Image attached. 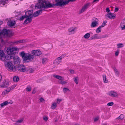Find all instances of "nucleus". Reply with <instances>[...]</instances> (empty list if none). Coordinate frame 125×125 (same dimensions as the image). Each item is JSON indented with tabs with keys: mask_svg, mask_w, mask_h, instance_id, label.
Instances as JSON below:
<instances>
[{
	"mask_svg": "<svg viewBox=\"0 0 125 125\" xmlns=\"http://www.w3.org/2000/svg\"><path fill=\"white\" fill-rule=\"evenodd\" d=\"M76 0H55V2L56 3L54 4H51L46 0H41L39 1L38 3L35 5L36 8H52L54 6H64L68 4L69 2H73Z\"/></svg>",
	"mask_w": 125,
	"mask_h": 125,
	"instance_id": "nucleus-1",
	"label": "nucleus"
},
{
	"mask_svg": "<svg viewBox=\"0 0 125 125\" xmlns=\"http://www.w3.org/2000/svg\"><path fill=\"white\" fill-rule=\"evenodd\" d=\"M42 53L40 50H32L31 54L25 53L24 51H22L19 53V54L22 57L24 62L28 63L34 59L35 56H39Z\"/></svg>",
	"mask_w": 125,
	"mask_h": 125,
	"instance_id": "nucleus-2",
	"label": "nucleus"
},
{
	"mask_svg": "<svg viewBox=\"0 0 125 125\" xmlns=\"http://www.w3.org/2000/svg\"><path fill=\"white\" fill-rule=\"evenodd\" d=\"M33 10H28L26 12L25 15L27 18H26L24 21V24H27L28 23L27 21H28V22L29 23H30L31 21V18L33 17Z\"/></svg>",
	"mask_w": 125,
	"mask_h": 125,
	"instance_id": "nucleus-3",
	"label": "nucleus"
},
{
	"mask_svg": "<svg viewBox=\"0 0 125 125\" xmlns=\"http://www.w3.org/2000/svg\"><path fill=\"white\" fill-rule=\"evenodd\" d=\"M15 51L16 48L12 47H7L5 50V52L8 55V56L10 57V59L15 55L14 51Z\"/></svg>",
	"mask_w": 125,
	"mask_h": 125,
	"instance_id": "nucleus-4",
	"label": "nucleus"
},
{
	"mask_svg": "<svg viewBox=\"0 0 125 125\" xmlns=\"http://www.w3.org/2000/svg\"><path fill=\"white\" fill-rule=\"evenodd\" d=\"M92 21L91 24V26L92 27H95L98 25L99 24L98 20L95 18H93L92 20Z\"/></svg>",
	"mask_w": 125,
	"mask_h": 125,
	"instance_id": "nucleus-5",
	"label": "nucleus"
},
{
	"mask_svg": "<svg viewBox=\"0 0 125 125\" xmlns=\"http://www.w3.org/2000/svg\"><path fill=\"white\" fill-rule=\"evenodd\" d=\"M64 57V55H62L60 56L57 58L54 61L53 63L56 65H58L61 62L62 59Z\"/></svg>",
	"mask_w": 125,
	"mask_h": 125,
	"instance_id": "nucleus-6",
	"label": "nucleus"
},
{
	"mask_svg": "<svg viewBox=\"0 0 125 125\" xmlns=\"http://www.w3.org/2000/svg\"><path fill=\"white\" fill-rule=\"evenodd\" d=\"M17 69L19 71L22 72H25L27 71V68L23 64L19 65H17Z\"/></svg>",
	"mask_w": 125,
	"mask_h": 125,
	"instance_id": "nucleus-7",
	"label": "nucleus"
},
{
	"mask_svg": "<svg viewBox=\"0 0 125 125\" xmlns=\"http://www.w3.org/2000/svg\"><path fill=\"white\" fill-rule=\"evenodd\" d=\"M108 36L107 35H104L101 36L98 35L97 34H95L93 36H92L91 38L92 40L98 39L105 38L107 37Z\"/></svg>",
	"mask_w": 125,
	"mask_h": 125,
	"instance_id": "nucleus-8",
	"label": "nucleus"
},
{
	"mask_svg": "<svg viewBox=\"0 0 125 125\" xmlns=\"http://www.w3.org/2000/svg\"><path fill=\"white\" fill-rule=\"evenodd\" d=\"M76 29V28L71 27L69 28L68 30V31L70 34H74Z\"/></svg>",
	"mask_w": 125,
	"mask_h": 125,
	"instance_id": "nucleus-9",
	"label": "nucleus"
},
{
	"mask_svg": "<svg viewBox=\"0 0 125 125\" xmlns=\"http://www.w3.org/2000/svg\"><path fill=\"white\" fill-rule=\"evenodd\" d=\"M13 65L11 62H8L7 63V65L6 66L7 68L9 69V70H12L13 69Z\"/></svg>",
	"mask_w": 125,
	"mask_h": 125,
	"instance_id": "nucleus-10",
	"label": "nucleus"
},
{
	"mask_svg": "<svg viewBox=\"0 0 125 125\" xmlns=\"http://www.w3.org/2000/svg\"><path fill=\"white\" fill-rule=\"evenodd\" d=\"M12 102L11 101L10 102H8L7 101H6L3 103L0 104V107H2L4 106H5L9 104H12Z\"/></svg>",
	"mask_w": 125,
	"mask_h": 125,
	"instance_id": "nucleus-11",
	"label": "nucleus"
},
{
	"mask_svg": "<svg viewBox=\"0 0 125 125\" xmlns=\"http://www.w3.org/2000/svg\"><path fill=\"white\" fill-rule=\"evenodd\" d=\"M108 94L111 97H117L118 95L117 93L116 92L114 91H110L108 93Z\"/></svg>",
	"mask_w": 125,
	"mask_h": 125,
	"instance_id": "nucleus-12",
	"label": "nucleus"
},
{
	"mask_svg": "<svg viewBox=\"0 0 125 125\" xmlns=\"http://www.w3.org/2000/svg\"><path fill=\"white\" fill-rule=\"evenodd\" d=\"M42 12V10H39L35 12L33 14V16L34 17H37L38 16L40 13Z\"/></svg>",
	"mask_w": 125,
	"mask_h": 125,
	"instance_id": "nucleus-13",
	"label": "nucleus"
},
{
	"mask_svg": "<svg viewBox=\"0 0 125 125\" xmlns=\"http://www.w3.org/2000/svg\"><path fill=\"white\" fill-rule=\"evenodd\" d=\"M15 21H10L7 23L8 25L10 27H13L15 24Z\"/></svg>",
	"mask_w": 125,
	"mask_h": 125,
	"instance_id": "nucleus-14",
	"label": "nucleus"
},
{
	"mask_svg": "<svg viewBox=\"0 0 125 125\" xmlns=\"http://www.w3.org/2000/svg\"><path fill=\"white\" fill-rule=\"evenodd\" d=\"M105 16L111 19H114L115 17V16L113 15V14L111 13L107 14L105 15Z\"/></svg>",
	"mask_w": 125,
	"mask_h": 125,
	"instance_id": "nucleus-15",
	"label": "nucleus"
},
{
	"mask_svg": "<svg viewBox=\"0 0 125 125\" xmlns=\"http://www.w3.org/2000/svg\"><path fill=\"white\" fill-rule=\"evenodd\" d=\"M53 76L55 78L60 80H63L64 79L63 77L60 75L53 74Z\"/></svg>",
	"mask_w": 125,
	"mask_h": 125,
	"instance_id": "nucleus-16",
	"label": "nucleus"
},
{
	"mask_svg": "<svg viewBox=\"0 0 125 125\" xmlns=\"http://www.w3.org/2000/svg\"><path fill=\"white\" fill-rule=\"evenodd\" d=\"M88 5V4H86L83 7L81 10L80 11V12L81 13L83 12L87 9Z\"/></svg>",
	"mask_w": 125,
	"mask_h": 125,
	"instance_id": "nucleus-17",
	"label": "nucleus"
},
{
	"mask_svg": "<svg viewBox=\"0 0 125 125\" xmlns=\"http://www.w3.org/2000/svg\"><path fill=\"white\" fill-rule=\"evenodd\" d=\"M21 61L20 58L18 56H16V65H18L20 64Z\"/></svg>",
	"mask_w": 125,
	"mask_h": 125,
	"instance_id": "nucleus-18",
	"label": "nucleus"
},
{
	"mask_svg": "<svg viewBox=\"0 0 125 125\" xmlns=\"http://www.w3.org/2000/svg\"><path fill=\"white\" fill-rule=\"evenodd\" d=\"M27 40L26 39H23L22 40H20L19 41H16V44L26 42H27Z\"/></svg>",
	"mask_w": 125,
	"mask_h": 125,
	"instance_id": "nucleus-19",
	"label": "nucleus"
},
{
	"mask_svg": "<svg viewBox=\"0 0 125 125\" xmlns=\"http://www.w3.org/2000/svg\"><path fill=\"white\" fill-rule=\"evenodd\" d=\"M5 54L3 50H0V56L3 57L4 56Z\"/></svg>",
	"mask_w": 125,
	"mask_h": 125,
	"instance_id": "nucleus-20",
	"label": "nucleus"
},
{
	"mask_svg": "<svg viewBox=\"0 0 125 125\" xmlns=\"http://www.w3.org/2000/svg\"><path fill=\"white\" fill-rule=\"evenodd\" d=\"M48 61L47 58H43L42 60V62L43 64H44L46 63Z\"/></svg>",
	"mask_w": 125,
	"mask_h": 125,
	"instance_id": "nucleus-21",
	"label": "nucleus"
},
{
	"mask_svg": "<svg viewBox=\"0 0 125 125\" xmlns=\"http://www.w3.org/2000/svg\"><path fill=\"white\" fill-rule=\"evenodd\" d=\"M103 78L104 82L105 83H107L108 82V81L107 79L106 76L105 75H103Z\"/></svg>",
	"mask_w": 125,
	"mask_h": 125,
	"instance_id": "nucleus-22",
	"label": "nucleus"
},
{
	"mask_svg": "<svg viewBox=\"0 0 125 125\" xmlns=\"http://www.w3.org/2000/svg\"><path fill=\"white\" fill-rule=\"evenodd\" d=\"M23 120V118L21 119L18 120L17 121H16V125L19 124L20 123H21L22 122Z\"/></svg>",
	"mask_w": 125,
	"mask_h": 125,
	"instance_id": "nucleus-23",
	"label": "nucleus"
},
{
	"mask_svg": "<svg viewBox=\"0 0 125 125\" xmlns=\"http://www.w3.org/2000/svg\"><path fill=\"white\" fill-rule=\"evenodd\" d=\"M90 34L89 33H87L84 35V37L85 39H88L90 37Z\"/></svg>",
	"mask_w": 125,
	"mask_h": 125,
	"instance_id": "nucleus-24",
	"label": "nucleus"
},
{
	"mask_svg": "<svg viewBox=\"0 0 125 125\" xmlns=\"http://www.w3.org/2000/svg\"><path fill=\"white\" fill-rule=\"evenodd\" d=\"M73 80L75 83L77 84L78 83V81L79 80V78L78 77L73 78Z\"/></svg>",
	"mask_w": 125,
	"mask_h": 125,
	"instance_id": "nucleus-25",
	"label": "nucleus"
},
{
	"mask_svg": "<svg viewBox=\"0 0 125 125\" xmlns=\"http://www.w3.org/2000/svg\"><path fill=\"white\" fill-rule=\"evenodd\" d=\"M114 70L116 76H118L119 75V73L117 70L115 68H114Z\"/></svg>",
	"mask_w": 125,
	"mask_h": 125,
	"instance_id": "nucleus-26",
	"label": "nucleus"
},
{
	"mask_svg": "<svg viewBox=\"0 0 125 125\" xmlns=\"http://www.w3.org/2000/svg\"><path fill=\"white\" fill-rule=\"evenodd\" d=\"M101 26L99 27L96 30V32L98 33L101 31Z\"/></svg>",
	"mask_w": 125,
	"mask_h": 125,
	"instance_id": "nucleus-27",
	"label": "nucleus"
},
{
	"mask_svg": "<svg viewBox=\"0 0 125 125\" xmlns=\"http://www.w3.org/2000/svg\"><path fill=\"white\" fill-rule=\"evenodd\" d=\"M56 107V103H53L51 106V108L52 109H54Z\"/></svg>",
	"mask_w": 125,
	"mask_h": 125,
	"instance_id": "nucleus-28",
	"label": "nucleus"
},
{
	"mask_svg": "<svg viewBox=\"0 0 125 125\" xmlns=\"http://www.w3.org/2000/svg\"><path fill=\"white\" fill-rule=\"evenodd\" d=\"M117 48H120L123 47L124 46V45L122 43H119L117 44Z\"/></svg>",
	"mask_w": 125,
	"mask_h": 125,
	"instance_id": "nucleus-29",
	"label": "nucleus"
},
{
	"mask_svg": "<svg viewBox=\"0 0 125 125\" xmlns=\"http://www.w3.org/2000/svg\"><path fill=\"white\" fill-rule=\"evenodd\" d=\"M124 23H123L121 22L120 24V26L122 30L125 29V25H124Z\"/></svg>",
	"mask_w": 125,
	"mask_h": 125,
	"instance_id": "nucleus-30",
	"label": "nucleus"
},
{
	"mask_svg": "<svg viewBox=\"0 0 125 125\" xmlns=\"http://www.w3.org/2000/svg\"><path fill=\"white\" fill-rule=\"evenodd\" d=\"M11 90V88L9 89V88H8L6 90H5L3 92V93H4L5 94H7L10 91V90Z\"/></svg>",
	"mask_w": 125,
	"mask_h": 125,
	"instance_id": "nucleus-31",
	"label": "nucleus"
},
{
	"mask_svg": "<svg viewBox=\"0 0 125 125\" xmlns=\"http://www.w3.org/2000/svg\"><path fill=\"white\" fill-rule=\"evenodd\" d=\"M26 71L29 72L30 73H32L34 72V70L33 69L31 68H29L28 69H27Z\"/></svg>",
	"mask_w": 125,
	"mask_h": 125,
	"instance_id": "nucleus-32",
	"label": "nucleus"
},
{
	"mask_svg": "<svg viewBox=\"0 0 125 125\" xmlns=\"http://www.w3.org/2000/svg\"><path fill=\"white\" fill-rule=\"evenodd\" d=\"M63 80H61V81H59L58 82L59 83L62 84H66L67 82L66 81H63Z\"/></svg>",
	"mask_w": 125,
	"mask_h": 125,
	"instance_id": "nucleus-33",
	"label": "nucleus"
},
{
	"mask_svg": "<svg viewBox=\"0 0 125 125\" xmlns=\"http://www.w3.org/2000/svg\"><path fill=\"white\" fill-rule=\"evenodd\" d=\"M27 18V17L26 15H25L22 16L21 17H20V20L21 21L23 20L25 18Z\"/></svg>",
	"mask_w": 125,
	"mask_h": 125,
	"instance_id": "nucleus-34",
	"label": "nucleus"
},
{
	"mask_svg": "<svg viewBox=\"0 0 125 125\" xmlns=\"http://www.w3.org/2000/svg\"><path fill=\"white\" fill-rule=\"evenodd\" d=\"M124 118V117L123 115L122 114H121L120 115L118 118H116V119L119 118L120 119H123Z\"/></svg>",
	"mask_w": 125,
	"mask_h": 125,
	"instance_id": "nucleus-35",
	"label": "nucleus"
},
{
	"mask_svg": "<svg viewBox=\"0 0 125 125\" xmlns=\"http://www.w3.org/2000/svg\"><path fill=\"white\" fill-rule=\"evenodd\" d=\"M26 91L28 92H30L31 91V88L30 86H28L26 88Z\"/></svg>",
	"mask_w": 125,
	"mask_h": 125,
	"instance_id": "nucleus-36",
	"label": "nucleus"
},
{
	"mask_svg": "<svg viewBox=\"0 0 125 125\" xmlns=\"http://www.w3.org/2000/svg\"><path fill=\"white\" fill-rule=\"evenodd\" d=\"M63 91L64 93H66L67 91H69V89L68 88H64L63 89Z\"/></svg>",
	"mask_w": 125,
	"mask_h": 125,
	"instance_id": "nucleus-37",
	"label": "nucleus"
},
{
	"mask_svg": "<svg viewBox=\"0 0 125 125\" xmlns=\"http://www.w3.org/2000/svg\"><path fill=\"white\" fill-rule=\"evenodd\" d=\"M113 104L114 103L113 102H111L108 103L107 105L108 106H112Z\"/></svg>",
	"mask_w": 125,
	"mask_h": 125,
	"instance_id": "nucleus-38",
	"label": "nucleus"
},
{
	"mask_svg": "<svg viewBox=\"0 0 125 125\" xmlns=\"http://www.w3.org/2000/svg\"><path fill=\"white\" fill-rule=\"evenodd\" d=\"M106 21H104L102 24V25L100 26H101V28L104 27L105 25V24L106 23Z\"/></svg>",
	"mask_w": 125,
	"mask_h": 125,
	"instance_id": "nucleus-39",
	"label": "nucleus"
},
{
	"mask_svg": "<svg viewBox=\"0 0 125 125\" xmlns=\"http://www.w3.org/2000/svg\"><path fill=\"white\" fill-rule=\"evenodd\" d=\"M119 50H117L116 52L115 53V55L116 56H117L119 53Z\"/></svg>",
	"mask_w": 125,
	"mask_h": 125,
	"instance_id": "nucleus-40",
	"label": "nucleus"
},
{
	"mask_svg": "<svg viewBox=\"0 0 125 125\" xmlns=\"http://www.w3.org/2000/svg\"><path fill=\"white\" fill-rule=\"evenodd\" d=\"M69 71H70V72L71 74H73L74 73V71L73 70H70Z\"/></svg>",
	"mask_w": 125,
	"mask_h": 125,
	"instance_id": "nucleus-41",
	"label": "nucleus"
},
{
	"mask_svg": "<svg viewBox=\"0 0 125 125\" xmlns=\"http://www.w3.org/2000/svg\"><path fill=\"white\" fill-rule=\"evenodd\" d=\"M43 119L45 121H47L48 120V117H44L43 118Z\"/></svg>",
	"mask_w": 125,
	"mask_h": 125,
	"instance_id": "nucleus-42",
	"label": "nucleus"
},
{
	"mask_svg": "<svg viewBox=\"0 0 125 125\" xmlns=\"http://www.w3.org/2000/svg\"><path fill=\"white\" fill-rule=\"evenodd\" d=\"M16 87V85H14L13 86H12L11 88V90H13V89H14L15 87Z\"/></svg>",
	"mask_w": 125,
	"mask_h": 125,
	"instance_id": "nucleus-43",
	"label": "nucleus"
},
{
	"mask_svg": "<svg viewBox=\"0 0 125 125\" xmlns=\"http://www.w3.org/2000/svg\"><path fill=\"white\" fill-rule=\"evenodd\" d=\"M57 103L59 104L61 101V100L58 99H57Z\"/></svg>",
	"mask_w": 125,
	"mask_h": 125,
	"instance_id": "nucleus-44",
	"label": "nucleus"
},
{
	"mask_svg": "<svg viewBox=\"0 0 125 125\" xmlns=\"http://www.w3.org/2000/svg\"><path fill=\"white\" fill-rule=\"evenodd\" d=\"M106 11L107 12H109L110 10L108 8H107L106 9Z\"/></svg>",
	"mask_w": 125,
	"mask_h": 125,
	"instance_id": "nucleus-45",
	"label": "nucleus"
},
{
	"mask_svg": "<svg viewBox=\"0 0 125 125\" xmlns=\"http://www.w3.org/2000/svg\"><path fill=\"white\" fill-rule=\"evenodd\" d=\"M119 10V9L118 8H115V12H116L117 11Z\"/></svg>",
	"mask_w": 125,
	"mask_h": 125,
	"instance_id": "nucleus-46",
	"label": "nucleus"
},
{
	"mask_svg": "<svg viewBox=\"0 0 125 125\" xmlns=\"http://www.w3.org/2000/svg\"><path fill=\"white\" fill-rule=\"evenodd\" d=\"M40 100L41 102H42L43 101H44L43 98L42 97L40 98Z\"/></svg>",
	"mask_w": 125,
	"mask_h": 125,
	"instance_id": "nucleus-47",
	"label": "nucleus"
},
{
	"mask_svg": "<svg viewBox=\"0 0 125 125\" xmlns=\"http://www.w3.org/2000/svg\"><path fill=\"white\" fill-rule=\"evenodd\" d=\"M98 118L97 117L95 118L94 119V121H96L97 120H98Z\"/></svg>",
	"mask_w": 125,
	"mask_h": 125,
	"instance_id": "nucleus-48",
	"label": "nucleus"
},
{
	"mask_svg": "<svg viewBox=\"0 0 125 125\" xmlns=\"http://www.w3.org/2000/svg\"><path fill=\"white\" fill-rule=\"evenodd\" d=\"M19 80V78L18 76L16 77V82H18Z\"/></svg>",
	"mask_w": 125,
	"mask_h": 125,
	"instance_id": "nucleus-49",
	"label": "nucleus"
},
{
	"mask_svg": "<svg viewBox=\"0 0 125 125\" xmlns=\"http://www.w3.org/2000/svg\"><path fill=\"white\" fill-rule=\"evenodd\" d=\"M13 81L14 82H16V76H15L13 78Z\"/></svg>",
	"mask_w": 125,
	"mask_h": 125,
	"instance_id": "nucleus-50",
	"label": "nucleus"
},
{
	"mask_svg": "<svg viewBox=\"0 0 125 125\" xmlns=\"http://www.w3.org/2000/svg\"><path fill=\"white\" fill-rule=\"evenodd\" d=\"M36 91L35 90V89H34L32 92V94H34L36 93Z\"/></svg>",
	"mask_w": 125,
	"mask_h": 125,
	"instance_id": "nucleus-51",
	"label": "nucleus"
},
{
	"mask_svg": "<svg viewBox=\"0 0 125 125\" xmlns=\"http://www.w3.org/2000/svg\"><path fill=\"white\" fill-rule=\"evenodd\" d=\"M99 0H94V1H93V2H97Z\"/></svg>",
	"mask_w": 125,
	"mask_h": 125,
	"instance_id": "nucleus-52",
	"label": "nucleus"
},
{
	"mask_svg": "<svg viewBox=\"0 0 125 125\" xmlns=\"http://www.w3.org/2000/svg\"><path fill=\"white\" fill-rule=\"evenodd\" d=\"M4 5L5 4V2L6 1H8V0H4Z\"/></svg>",
	"mask_w": 125,
	"mask_h": 125,
	"instance_id": "nucleus-53",
	"label": "nucleus"
},
{
	"mask_svg": "<svg viewBox=\"0 0 125 125\" xmlns=\"http://www.w3.org/2000/svg\"><path fill=\"white\" fill-rule=\"evenodd\" d=\"M16 51H17V50H19V49H18V48H16Z\"/></svg>",
	"mask_w": 125,
	"mask_h": 125,
	"instance_id": "nucleus-54",
	"label": "nucleus"
},
{
	"mask_svg": "<svg viewBox=\"0 0 125 125\" xmlns=\"http://www.w3.org/2000/svg\"><path fill=\"white\" fill-rule=\"evenodd\" d=\"M75 125H79V124H75Z\"/></svg>",
	"mask_w": 125,
	"mask_h": 125,
	"instance_id": "nucleus-55",
	"label": "nucleus"
},
{
	"mask_svg": "<svg viewBox=\"0 0 125 125\" xmlns=\"http://www.w3.org/2000/svg\"><path fill=\"white\" fill-rule=\"evenodd\" d=\"M1 87H3V88H4V87L3 86H2Z\"/></svg>",
	"mask_w": 125,
	"mask_h": 125,
	"instance_id": "nucleus-56",
	"label": "nucleus"
},
{
	"mask_svg": "<svg viewBox=\"0 0 125 125\" xmlns=\"http://www.w3.org/2000/svg\"><path fill=\"white\" fill-rule=\"evenodd\" d=\"M13 58H14V59H15V57H13Z\"/></svg>",
	"mask_w": 125,
	"mask_h": 125,
	"instance_id": "nucleus-57",
	"label": "nucleus"
},
{
	"mask_svg": "<svg viewBox=\"0 0 125 125\" xmlns=\"http://www.w3.org/2000/svg\"><path fill=\"white\" fill-rule=\"evenodd\" d=\"M15 62H14V63H15Z\"/></svg>",
	"mask_w": 125,
	"mask_h": 125,
	"instance_id": "nucleus-58",
	"label": "nucleus"
},
{
	"mask_svg": "<svg viewBox=\"0 0 125 125\" xmlns=\"http://www.w3.org/2000/svg\"><path fill=\"white\" fill-rule=\"evenodd\" d=\"M15 66H14V68H15Z\"/></svg>",
	"mask_w": 125,
	"mask_h": 125,
	"instance_id": "nucleus-59",
	"label": "nucleus"
},
{
	"mask_svg": "<svg viewBox=\"0 0 125 125\" xmlns=\"http://www.w3.org/2000/svg\"><path fill=\"white\" fill-rule=\"evenodd\" d=\"M16 13H17V12H16Z\"/></svg>",
	"mask_w": 125,
	"mask_h": 125,
	"instance_id": "nucleus-60",
	"label": "nucleus"
},
{
	"mask_svg": "<svg viewBox=\"0 0 125 125\" xmlns=\"http://www.w3.org/2000/svg\"><path fill=\"white\" fill-rule=\"evenodd\" d=\"M37 81L38 82V80Z\"/></svg>",
	"mask_w": 125,
	"mask_h": 125,
	"instance_id": "nucleus-61",
	"label": "nucleus"
}]
</instances>
